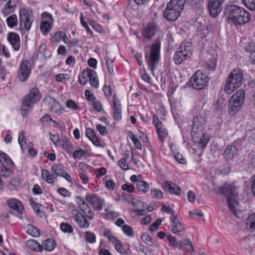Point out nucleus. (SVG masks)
Masks as SVG:
<instances>
[{
    "mask_svg": "<svg viewBox=\"0 0 255 255\" xmlns=\"http://www.w3.org/2000/svg\"><path fill=\"white\" fill-rule=\"evenodd\" d=\"M180 247L179 249H182L189 251H193V247L191 241L188 239H183L179 241Z\"/></svg>",
    "mask_w": 255,
    "mask_h": 255,
    "instance_id": "obj_40",
    "label": "nucleus"
},
{
    "mask_svg": "<svg viewBox=\"0 0 255 255\" xmlns=\"http://www.w3.org/2000/svg\"><path fill=\"white\" fill-rule=\"evenodd\" d=\"M160 43L157 40L152 45L150 53L145 54L146 61L153 76L154 75V71L156 69L160 60Z\"/></svg>",
    "mask_w": 255,
    "mask_h": 255,
    "instance_id": "obj_6",
    "label": "nucleus"
},
{
    "mask_svg": "<svg viewBox=\"0 0 255 255\" xmlns=\"http://www.w3.org/2000/svg\"><path fill=\"white\" fill-rule=\"evenodd\" d=\"M18 141L22 150H24L26 147V140L25 138L24 132L23 131H20L19 132Z\"/></svg>",
    "mask_w": 255,
    "mask_h": 255,
    "instance_id": "obj_48",
    "label": "nucleus"
},
{
    "mask_svg": "<svg viewBox=\"0 0 255 255\" xmlns=\"http://www.w3.org/2000/svg\"><path fill=\"white\" fill-rule=\"evenodd\" d=\"M118 165L124 170H128L129 169L128 164L126 158L121 159L119 161Z\"/></svg>",
    "mask_w": 255,
    "mask_h": 255,
    "instance_id": "obj_61",
    "label": "nucleus"
},
{
    "mask_svg": "<svg viewBox=\"0 0 255 255\" xmlns=\"http://www.w3.org/2000/svg\"><path fill=\"white\" fill-rule=\"evenodd\" d=\"M153 123L156 128L159 139L161 142H163L168 135V132L166 129L165 128L162 123L158 119L154 116H153Z\"/></svg>",
    "mask_w": 255,
    "mask_h": 255,
    "instance_id": "obj_18",
    "label": "nucleus"
},
{
    "mask_svg": "<svg viewBox=\"0 0 255 255\" xmlns=\"http://www.w3.org/2000/svg\"><path fill=\"white\" fill-rule=\"evenodd\" d=\"M192 55L191 43L188 41L184 42L180 44L174 54V62L176 64H180L184 61L190 59Z\"/></svg>",
    "mask_w": 255,
    "mask_h": 255,
    "instance_id": "obj_7",
    "label": "nucleus"
},
{
    "mask_svg": "<svg viewBox=\"0 0 255 255\" xmlns=\"http://www.w3.org/2000/svg\"><path fill=\"white\" fill-rule=\"evenodd\" d=\"M6 22L9 28H13L18 24V19L15 14H11L6 19Z\"/></svg>",
    "mask_w": 255,
    "mask_h": 255,
    "instance_id": "obj_39",
    "label": "nucleus"
},
{
    "mask_svg": "<svg viewBox=\"0 0 255 255\" xmlns=\"http://www.w3.org/2000/svg\"><path fill=\"white\" fill-rule=\"evenodd\" d=\"M26 245L31 250L42 252L41 245L34 240H29L27 241L26 243Z\"/></svg>",
    "mask_w": 255,
    "mask_h": 255,
    "instance_id": "obj_35",
    "label": "nucleus"
},
{
    "mask_svg": "<svg viewBox=\"0 0 255 255\" xmlns=\"http://www.w3.org/2000/svg\"><path fill=\"white\" fill-rule=\"evenodd\" d=\"M56 247V243L52 239H47L45 240L41 245L42 247V251L44 250L45 251L51 252Z\"/></svg>",
    "mask_w": 255,
    "mask_h": 255,
    "instance_id": "obj_28",
    "label": "nucleus"
},
{
    "mask_svg": "<svg viewBox=\"0 0 255 255\" xmlns=\"http://www.w3.org/2000/svg\"><path fill=\"white\" fill-rule=\"evenodd\" d=\"M66 107L72 110H77L79 108L78 105L76 103L75 101L71 99H69L65 103Z\"/></svg>",
    "mask_w": 255,
    "mask_h": 255,
    "instance_id": "obj_56",
    "label": "nucleus"
},
{
    "mask_svg": "<svg viewBox=\"0 0 255 255\" xmlns=\"http://www.w3.org/2000/svg\"><path fill=\"white\" fill-rule=\"evenodd\" d=\"M76 199L77 203L79 205V206L80 207L81 209L83 211H86L89 207V206L87 204V203H86L85 201L82 198V197L80 196L77 197Z\"/></svg>",
    "mask_w": 255,
    "mask_h": 255,
    "instance_id": "obj_53",
    "label": "nucleus"
},
{
    "mask_svg": "<svg viewBox=\"0 0 255 255\" xmlns=\"http://www.w3.org/2000/svg\"><path fill=\"white\" fill-rule=\"evenodd\" d=\"M157 31V26L155 23H149L145 27L142 32V36L147 39H150L153 36Z\"/></svg>",
    "mask_w": 255,
    "mask_h": 255,
    "instance_id": "obj_22",
    "label": "nucleus"
},
{
    "mask_svg": "<svg viewBox=\"0 0 255 255\" xmlns=\"http://www.w3.org/2000/svg\"><path fill=\"white\" fill-rule=\"evenodd\" d=\"M181 11L167 5L164 11L163 15L169 21H175L180 15Z\"/></svg>",
    "mask_w": 255,
    "mask_h": 255,
    "instance_id": "obj_19",
    "label": "nucleus"
},
{
    "mask_svg": "<svg viewBox=\"0 0 255 255\" xmlns=\"http://www.w3.org/2000/svg\"><path fill=\"white\" fill-rule=\"evenodd\" d=\"M166 237L170 245L173 248H178L180 247L179 241L177 242L175 237L172 236L171 235H167Z\"/></svg>",
    "mask_w": 255,
    "mask_h": 255,
    "instance_id": "obj_49",
    "label": "nucleus"
},
{
    "mask_svg": "<svg viewBox=\"0 0 255 255\" xmlns=\"http://www.w3.org/2000/svg\"><path fill=\"white\" fill-rule=\"evenodd\" d=\"M30 202L31 205L32 206L34 212L37 215H40L41 214V207L42 205L40 204H38L35 201H34L32 199L30 200Z\"/></svg>",
    "mask_w": 255,
    "mask_h": 255,
    "instance_id": "obj_54",
    "label": "nucleus"
},
{
    "mask_svg": "<svg viewBox=\"0 0 255 255\" xmlns=\"http://www.w3.org/2000/svg\"><path fill=\"white\" fill-rule=\"evenodd\" d=\"M60 229L65 233H72L73 232L72 226L68 223H62L60 224Z\"/></svg>",
    "mask_w": 255,
    "mask_h": 255,
    "instance_id": "obj_46",
    "label": "nucleus"
},
{
    "mask_svg": "<svg viewBox=\"0 0 255 255\" xmlns=\"http://www.w3.org/2000/svg\"><path fill=\"white\" fill-rule=\"evenodd\" d=\"M46 45L45 44H41L39 45L37 53V57L38 58L43 60L46 58Z\"/></svg>",
    "mask_w": 255,
    "mask_h": 255,
    "instance_id": "obj_42",
    "label": "nucleus"
},
{
    "mask_svg": "<svg viewBox=\"0 0 255 255\" xmlns=\"http://www.w3.org/2000/svg\"><path fill=\"white\" fill-rule=\"evenodd\" d=\"M228 19L229 23L235 25H241L249 22L251 15L244 8L233 5L229 9Z\"/></svg>",
    "mask_w": 255,
    "mask_h": 255,
    "instance_id": "obj_1",
    "label": "nucleus"
},
{
    "mask_svg": "<svg viewBox=\"0 0 255 255\" xmlns=\"http://www.w3.org/2000/svg\"><path fill=\"white\" fill-rule=\"evenodd\" d=\"M141 239L142 242L149 246L152 245L153 243L152 238L146 234H143L141 236Z\"/></svg>",
    "mask_w": 255,
    "mask_h": 255,
    "instance_id": "obj_60",
    "label": "nucleus"
},
{
    "mask_svg": "<svg viewBox=\"0 0 255 255\" xmlns=\"http://www.w3.org/2000/svg\"><path fill=\"white\" fill-rule=\"evenodd\" d=\"M59 144L58 146H62L66 151L70 150L73 145L72 142L66 137H64L60 139Z\"/></svg>",
    "mask_w": 255,
    "mask_h": 255,
    "instance_id": "obj_41",
    "label": "nucleus"
},
{
    "mask_svg": "<svg viewBox=\"0 0 255 255\" xmlns=\"http://www.w3.org/2000/svg\"><path fill=\"white\" fill-rule=\"evenodd\" d=\"M86 199L93 206L94 210L100 211L102 209L104 200L99 196L95 194H88L86 195Z\"/></svg>",
    "mask_w": 255,
    "mask_h": 255,
    "instance_id": "obj_16",
    "label": "nucleus"
},
{
    "mask_svg": "<svg viewBox=\"0 0 255 255\" xmlns=\"http://www.w3.org/2000/svg\"><path fill=\"white\" fill-rule=\"evenodd\" d=\"M225 0H209L208 8L210 14L216 17L221 12L222 5Z\"/></svg>",
    "mask_w": 255,
    "mask_h": 255,
    "instance_id": "obj_15",
    "label": "nucleus"
},
{
    "mask_svg": "<svg viewBox=\"0 0 255 255\" xmlns=\"http://www.w3.org/2000/svg\"><path fill=\"white\" fill-rule=\"evenodd\" d=\"M184 4L185 0H170L167 5L172 8L174 7L182 10L184 8Z\"/></svg>",
    "mask_w": 255,
    "mask_h": 255,
    "instance_id": "obj_37",
    "label": "nucleus"
},
{
    "mask_svg": "<svg viewBox=\"0 0 255 255\" xmlns=\"http://www.w3.org/2000/svg\"><path fill=\"white\" fill-rule=\"evenodd\" d=\"M130 203H131L132 206L135 208L133 212L137 213L138 215H142L143 214V213L145 212L144 209H138L140 207L143 206L144 203L141 201L134 198Z\"/></svg>",
    "mask_w": 255,
    "mask_h": 255,
    "instance_id": "obj_34",
    "label": "nucleus"
},
{
    "mask_svg": "<svg viewBox=\"0 0 255 255\" xmlns=\"http://www.w3.org/2000/svg\"><path fill=\"white\" fill-rule=\"evenodd\" d=\"M90 71V69L87 68L84 69L81 73L78 79V82L81 85H85L87 83L89 80Z\"/></svg>",
    "mask_w": 255,
    "mask_h": 255,
    "instance_id": "obj_33",
    "label": "nucleus"
},
{
    "mask_svg": "<svg viewBox=\"0 0 255 255\" xmlns=\"http://www.w3.org/2000/svg\"><path fill=\"white\" fill-rule=\"evenodd\" d=\"M85 96L87 100H88L91 103L93 102V101L97 99L95 96H94V94L89 90H85Z\"/></svg>",
    "mask_w": 255,
    "mask_h": 255,
    "instance_id": "obj_62",
    "label": "nucleus"
},
{
    "mask_svg": "<svg viewBox=\"0 0 255 255\" xmlns=\"http://www.w3.org/2000/svg\"><path fill=\"white\" fill-rule=\"evenodd\" d=\"M205 123V118L201 116H197L194 118L192 130L203 131Z\"/></svg>",
    "mask_w": 255,
    "mask_h": 255,
    "instance_id": "obj_25",
    "label": "nucleus"
},
{
    "mask_svg": "<svg viewBox=\"0 0 255 255\" xmlns=\"http://www.w3.org/2000/svg\"><path fill=\"white\" fill-rule=\"evenodd\" d=\"M106 218L109 219L115 218L119 216V214L112 210V206H109L105 209Z\"/></svg>",
    "mask_w": 255,
    "mask_h": 255,
    "instance_id": "obj_44",
    "label": "nucleus"
},
{
    "mask_svg": "<svg viewBox=\"0 0 255 255\" xmlns=\"http://www.w3.org/2000/svg\"><path fill=\"white\" fill-rule=\"evenodd\" d=\"M41 99V95L38 89L32 88L23 99L21 112L23 116H27L32 108V105L38 102Z\"/></svg>",
    "mask_w": 255,
    "mask_h": 255,
    "instance_id": "obj_4",
    "label": "nucleus"
},
{
    "mask_svg": "<svg viewBox=\"0 0 255 255\" xmlns=\"http://www.w3.org/2000/svg\"><path fill=\"white\" fill-rule=\"evenodd\" d=\"M247 228L251 232L255 231V213L250 215L247 219Z\"/></svg>",
    "mask_w": 255,
    "mask_h": 255,
    "instance_id": "obj_38",
    "label": "nucleus"
},
{
    "mask_svg": "<svg viewBox=\"0 0 255 255\" xmlns=\"http://www.w3.org/2000/svg\"><path fill=\"white\" fill-rule=\"evenodd\" d=\"M89 80L92 87L96 89L99 87V82L97 74L95 71L91 69L90 71Z\"/></svg>",
    "mask_w": 255,
    "mask_h": 255,
    "instance_id": "obj_29",
    "label": "nucleus"
},
{
    "mask_svg": "<svg viewBox=\"0 0 255 255\" xmlns=\"http://www.w3.org/2000/svg\"><path fill=\"white\" fill-rule=\"evenodd\" d=\"M44 103L48 107L49 110L55 114H62L65 112L64 107L53 97L48 96L44 100Z\"/></svg>",
    "mask_w": 255,
    "mask_h": 255,
    "instance_id": "obj_13",
    "label": "nucleus"
},
{
    "mask_svg": "<svg viewBox=\"0 0 255 255\" xmlns=\"http://www.w3.org/2000/svg\"><path fill=\"white\" fill-rule=\"evenodd\" d=\"M122 230L124 233L128 237H133L134 232L132 228L128 225H124L122 227Z\"/></svg>",
    "mask_w": 255,
    "mask_h": 255,
    "instance_id": "obj_51",
    "label": "nucleus"
},
{
    "mask_svg": "<svg viewBox=\"0 0 255 255\" xmlns=\"http://www.w3.org/2000/svg\"><path fill=\"white\" fill-rule=\"evenodd\" d=\"M114 117L116 120L122 119V108L120 101L116 96L113 97Z\"/></svg>",
    "mask_w": 255,
    "mask_h": 255,
    "instance_id": "obj_24",
    "label": "nucleus"
},
{
    "mask_svg": "<svg viewBox=\"0 0 255 255\" xmlns=\"http://www.w3.org/2000/svg\"><path fill=\"white\" fill-rule=\"evenodd\" d=\"M7 205L9 207L15 210L18 213L22 214L23 207L21 203L17 200H9L7 201Z\"/></svg>",
    "mask_w": 255,
    "mask_h": 255,
    "instance_id": "obj_27",
    "label": "nucleus"
},
{
    "mask_svg": "<svg viewBox=\"0 0 255 255\" xmlns=\"http://www.w3.org/2000/svg\"><path fill=\"white\" fill-rule=\"evenodd\" d=\"M237 154V148L234 145H228L224 152V155L227 159H233Z\"/></svg>",
    "mask_w": 255,
    "mask_h": 255,
    "instance_id": "obj_32",
    "label": "nucleus"
},
{
    "mask_svg": "<svg viewBox=\"0 0 255 255\" xmlns=\"http://www.w3.org/2000/svg\"><path fill=\"white\" fill-rule=\"evenodd\" d=\"M162 186L164 190H167L171 194L180 195L181 193V189L171 182L164 181Z\"/></svg>",
    "mask_w": 255,
    "mask_h": 255,
    "instance_id": "obj_23",
    "label": "nucleus"
},
{
    "mask_svg": "<svg viewBox=\"0 0 255 255\" xmlns=\"http://www.w3.org/2000/svg\"><path fill=\"white\" fill-rule=\"evenodd\" d=\"M245 6L251 10H255V0H243Z\"/></svg>",
    "mask_w": 255,
    "mask_h": 255,
    "instance_id": "obj_57",
    "label": "nucleus"
},
{
    "mask_svg": "<svg viewBox=\"0 0 255 255\" xmlns=\"http://www.w3.org/2000/svg\"><path fill=\"white\" fill-rule=\"evenodd\" d=\"M52 173L55 175H68L66 168L62 164H56L52 166Z\"/></svg>",
    "mask_w": 255,
    "mask_h": 255,
    "instance_id": "obj_30",
    "label": "nucleus"
},
{
    "mask_svg": "<svg viewBox=\"0 0 255 255\" xmlns=\"http://www.w3.org/2000/svg\"><path fill=\"white\" fill-rule=\"evenodd\" d=\"M0 162L2 165L0 167V175H9L13 173L14 163L5 153L0 151Z\"/></svg>",
    "mask_w": 255,
    "mask_h": 255,
    "instance_id": "obj_10",
    "label": "nucleus"
},
{
    "mask_svg": "<svg viewBox=\"0 0 255 255\" xmlns=\"http://www.w3.org/2000/svg\"><path fill=\"white\" fill-rule=\"evenodd\" d=\"M54 19L52 15L47 12H43L41 15L40 27L43 35H46L52 29Z\"/></svg>",
    "mask_w": 255,
    "mask_h": 255,
    "instance_id": "obj_12",
    "label": "nucleus"
},
{
    "mask_svg": "<svg viewBox=\"0 0 255 255\" xmlns=\"http://www.w3.org/2000/svg\"><path fill=\"white\" fill-rule=\"evenodd\" d=\"M14 8L12 5L11 1L8 0L4 4L3 7L1 9L2 14L5 16H7L14 11Z\"/></svg>",
    "mask_w": 255,
    "mask_h": 255,
    "instance_id": "obj_36",
    "label": "nucleus"
},
{
    "mask_svg": "<svg viewBox=\"0 0 255 255\" xmlns=\"http://www.w3.org/2000/svg\"><path fill=\"white\" fill-rule=\"evenodd\" d=\"M72 213L79 227L81 228H88L89 227V224L84 215L79 213L77 210H73Z\"/></svg>",
    "mask_w": 255,
    "mask_h": 255,
    "instance_id": "obj_21",
    "label": "nucleus"
},
{
    "mask_svg": "<svg viewBox=\"0 0 255 255\" xmlns=\"http://www.w3.org/2000/svg\"><path fill=\"white\" fill-rule=\"evenodd\" d=\"M245 98V92L242 89L238 90L232 96L229 103L230 115L235 116L241 110Z\"/></svg>",
    "mask_w": 255,
    "mask_h": 255,
    "instance_id": "obj_5",
    "label": "nucleus"
},
{
    "mask_svg": "<svg viewBox=\"0 0 255 255\" xmlns=\"http://www.w3.org/2000/svg\"><path fill=\"white\" fill-rule=\"evenodd\" d=\"M115 249L117 252L120 253L121 255H126L128 254L129 249L126 248L122 243L119 239L114 244Z\"/></svg>",
    "mask_w": 255,
    "mask_h": 255,
    "instance_id": "obj_31",
    "label": "nucleus"
},
{
    "mask_svg": "<svg viewBox=\"0 0 255 255\" xmlns=\"http://www.w3.org/2000/svg\"><path fill=\"white\" fill-rule=\"evenodd\" d=\"M19 27L23 32H28L31 28L33 18L31 10L26 7H21L19 10Z\"/></svg>",
    "mask_w": 255,
    "mask_h": 255,
    "instance_id": "obj_8",
    "label": "nucleus"
},
{
    "mask_svg": "<svg viewBox=\"0 0 255 255\" xmlns=\"http://www.w3.org/2000/svg\"><path fill=\"white\" fill-rule=\"evenodd\" d=\"M171 219L172 232L174 234L178 236L182 235L185 233V228L177 219V215L172 211Z\"/></svg>",
    "mask_w": 255,
    "mask_h": 255,
    "instance_id": "obj_17",
    "label": "nucleus"
},
{
    "mask_svg": "<svg viewBox=\"0 0 255 255\" xmlns=\"http://www.w3.org/2000/svg\"><path fill=\"white\" fill-rule=\"evenodd\" d=\"M101 232L103 236L112 244H114L116 241H118L119 239L118 237L109 229L104 228L101 229Z\"/></svg>",
    "mask_w": 255,
    "mask_h": 255,
    "instance_id": "obj_26",
    "label": "nucleus"
},
{
    "mask_svg": "<svg viewBox=\"0 0 255 255\" xmlns=\"http://www.w3.org/2000/svg\"><path fill=\"white\" fill-rule=\"evenodd\" d=\"M95 111L99 113H104V110L101 103L98 100H96L91 103Z\"/></svg>",
    "mask_w": 255,
    "mask_h": 255,
    "instance_id": "obj_52",
    "label": "nucleus"
},
{
    "mask_svg": "<svg viewBox=\"0 0 255 255\" xmlns=\"http://www.w3.org/2000/svg\"><path fill=\"white\" fill-rule=\"evenodd\" d=\"M243 81V75L242 70L238 68L234 69L229 74L226 82L224 91L228 94H232L239 88Z\"/></svg>",
    "mask_w": 255,
    "mask_h": 255,
    "instance_id": "obj_2",
    "label": "nucleus"
},
{
    "mask_svg": "<svg viewBox=\"0 0 255 255\" xmlns=\"http://www.w3.org/2000/svg\"><path fill=\"white\" fill-rule=\"evenodd\" d=\"M85 238L86 241L90 243H94L96 242V236L92 232H86L85 234Z\"/></svg>",
    "mask_w": 255,
    "mask_h": 255,
    "instance_id": "obj_59",
    "label": "nucleus"
},
{
    "mask_svg": "<svg viewBox=\"0 0 255 255\" xmlns=\"http://www.w3.org/2000/svg\"><path fill=\"white\" fill-rule=\"evenodd\" d=\"M21 180L18 176H14L11 179L9 183V187L11 189H14L20 186Z\"/></svg>",
    "mask_w": 255,
    "mask_h": 255,
    "instance_id": "obj_43",
    "label": "nucleus"
},
{
    "mask_svg": "<svg viewBox=\"0 0 255 255\" xmlns=\"http://www.w3.org/2000/svg\"><path fill=\"white\" fill-rule=\"evenodd\" d=\"M87 152V150H84L81 149L76 150L73 152V157L74 158L80 159Z\"/></svg>",
    "mask_w": 255,
    "mask_h": 255,
    "instance_id": "obj_64",
    "label": "nucleus"
},
{
    "mask_svg": "<svg viewBox=\"0 0 255 255\" xmlns=\"http://www.w3.org/2000/svg\"><path fill=\"white\" fill-rule=\"evenodd\" d=\"M70 79L68 74H58L55 75V80L58 82H63Z\"/></svg>",
    "mask_w": 255,
    "mask_h": 255,
    "instance_id": "obj_58",
    "label": "nucleus"
},
{
    "mask_svg": "<svg viewBox=\"0 0 255 255\" xmlns=\"http://www.w3.org/2000/svg\"><path fill=\"white\" fill-rule=\"evenodd\" d=\"M234 183H226L221 188V193L227 197V202L229 209L234 214L236 213L237 206L238 205L236 197L238 193L236 192V187Z\"/></svg>",
    "mask_w": 255,
    "mask_h": 255,
    "instance_id": "obj_3",
    "label": "nucleus"
},
{
    "mask_svg": "<svg viewBox=\"0 0 255 255\" xmlns=\"http://www.w3.org/2000/svg\"><path fill=\"white\" fill-rule=\"evenodd\" d=\"M7 39L14 51H18L20 48V40L19 35L14 32L7 34Z\"/></svg>",
    "mask_w": 255,
    "mask_h": 255,
    "instance_id": "obj_20",
    "label": "nucleus"
},
{
    "mask_svg": "<svg viewBox=\"0 0 255 255\" xmlns=\"http://www.w3.org/2000/svg\"><path fill=\"white\" fill-rule=\"evenodd\" d=\"M192 141L198 148L203 149L206 147L210 140L209 135L203 131L192 130Z\"/></svg>",
    "mask_w": 255,
    "mask_h": 255,
    "instance_id": "obj_11",
    "label": "nucleus"
},
{
    "mask_svg": "<svg viewBox=\"0 0 255 255\" xmlns=\"http://www.w3.org/2000/svg\"><path fill=\"white\" fill-rule=\"evenodd\" d=\"M137 187L139 191L143 192H147L149 190V185L142 180H139L136 184Z\"/></svg>",
    "mask_w": 255,
    "mask_h": 255,
    "instance_id": "obj_45",
    "label": "nucleus"
},
{
    "mask_svg": "<svg viewBox=\"0 0 255 255\" xmlns=\"http://www.w3.org/2000/svg\"><path fill=\"white\" fill-rule=\"evenodd\" d=\"M27 232L28 234L33 237H37L40 235L39 230L32 225L28 226Z\"/></svg>",
    "mask_w": 255,
    "mask_h": 255,
    "instance_id": "obj_50",
    "label": "nucleus"
},
{
    "mask_svg": "<svg viewBox=\"0 0 255 255\" xmlns=\"http://www.w3.org/2000/svg\"><path fill=\"white\" fill-rule=\"evenodd\" d=\"M128 135L130 139L132 140L134 146L137 148L140 149L141 148V144L140 141L138 139L136 136L131 131L128 132Z\"/></svg>",
    "mask_w": 255,
    "mask_h": 255,
    "instance_id": "obj_47",
    "label": "nucleus"
},
{
    "mask_svg": "<svg viewBox=\"0 0 255 255\" xmlns=\"http://www.w3.org/2000/svg\"><path fill=\"white\" fill-rule=\"evenodd\" d=\"M31 69V65L28 60H23L20 63L18 72V77L21 81H25L29 77Z\"/></svg>",
    "mask_w": 255,
    "mask_h": 255,
    "instance_id": "obj_14",
    "label": "nucleus"
},
{
    "mask_svg": "<svg viewBox=\"0 0 255 255\" xmlns=\"http://www.w3.org/2000/svg\"><path fill=\"white\" fill-rule=\"evenodd\" d=\"M208 76L201 70H197L191 77L190 82L195 89L201 90L208 85Z\"/></svg>",
    "mask_w": 255,
    "mask_h": 255,
    "instance_id": "obj_9",
    "label": "nucleus"
},
{
    "mask_svg": "<svg viewBox=\"0 0 255 255\" xmlns=\"http://www.w3.org/2000/svg\"><path fill=\"white\" fill-rule=\"evenodd\" d=\"M65 33L61 31L56 32L52 37V40L55 42H59L63 39Z\"/></svg>",
    "mask_w": 255,
    "mask_h": 255,
    "instance_id": "obj_55",
    "label": "nucleus"
},
{
    "mask_svg": "<svg viewBox=\"0 0 255 255\" xmlns=\"http://www.w3.org/2000/svg\"><path fill=\"white\" fill-rule=\"evenodd\" d=\"M161 223V220L160 219H157L149 227V230L151 232L155 231Z\"/></svg>",
    "mask_w": 255,
    "mask_h": 255,
    "instance_id": "obj_63",
    "label": "nucleus"
}]
</instances>
